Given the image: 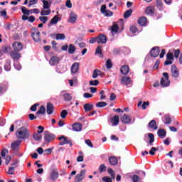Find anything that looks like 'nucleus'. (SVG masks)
<instances>
[{
  "instance_id": "49",
  "label": "nucleus",
  "mask_w": 182,
  "mask_h": 182,
  "mask_svg": "<svg viewBox=\"0 0 182 182\" xmlns=\"http://www.w3.org/2000/svg\"><path fill=\"white\" fill-rule=\"evenodd\" d=\"M106 66L107 69H111L112 66H113V64H112V60L110 59H108L106 62Z\"/></svg>"
},
{
  "instance_id": "1",
  "label": "nucleus",
  "mask_w": 182,
  "mask_h": 182,
  "mask_svg": "<svg viewBox=\"0 0 182 182\" xmlns=\"http://www.w3.org/2000/svg\"><path fill=\"white\" fill-rule=\"evenodd\" d=\"M16 137L19 140H27L31 137V132L26 127H21L17 129Z\"/></svg>"
},
{
  "instance_id": "26",
  "label": "nucleus",
  "mask_w": 182,
  "mask_h": 182,
  "mask_svg": "<svg viewBox=\"0 0 182 182\" xmlns=\"http://www.w3.org/2000/svg\"><path fill=\"white\" fill-rule=\"evenodd\" d=\"M157 133H158V136H159V137H160V139H164L166 137V130L161 129L158 130Z\"/></svg>"
},
{
  "instance_id": "39",
  "label": "nucleus",
  "mask_w": 182,
  "mask_h": 182,
  "mask_svg": "<svg viewBox=\"0 0 182 182\" xmlns=\"http://www.w3.org/2000/svg\"><path fill=\"white\" fill-rule=\"evenodd\" d=\"M57 22H59V16H55L51 20L50 23L55 25Z\"/></svg>"
},
{
  "instance_id": "42",
  "label": "nucleus",
  "mask_w": 182,
  "mask_h": 182,
  "mask_svg": "<svg viewBox=\"0 0 182 182\" xmlns=\"http://www.w3.org/2000/svg\"><path fill=\"white\" fill-rule=\"evenodd\" d=\"M105 106H107V103L105 102H100L96 104V107H105Z\"/></svg>"
},
{
  "instance_id": "63",
  "label": "nucleus",
  "mask_w": 182,
  "mask_h": 182,
  "mask_svg": "<svg viewBox=\"0 0 182 182\" xmlns=\"http://www.w3.org/2000/svg\"><path fill=\"white\" fill-rule=\"evenodd\" d=\"M130 31L132 33H136L137 32V28L135 26H132L130 27Z\"/></svg>"
},
{
  "instance_id": "30",
  "label": "nucleus",
  "mask_w": 182,
  "mask_h": 182,
  "mask_svg": "<svg viewBox=\"0 0 182 182\" xmlns=\"http://www.w3.org/2000/svg\"><path fill=\"white\" fill-rule=\"evenodd\" d=\"M149 127L151 129H153L154 130H157V124L156 123L155 120H151L149 123Z\"/></svg>"
},
{
  "instance_id": "38",
  "label": "nucleus",
  "mask_w": 182,
  "mask_h": 182,
  "mask_svg": "<svg viewBox=\"0 0 182 182\" xmlns=\"http://www.w3.org/2000/svg\"><path fill=\"white\" fill-rule=\"evenodd\" d=\"M46 112V108H45V107L41 106L40 107V109L37 112V114H45V113Z\"/></svg>"
},
{
  "instance_id": "8",
  "label": "nucleus",
  "mask_w": 182,
  "mask_h": 182,
  "mask_svg": "<svg viewBox=\"0 0 182 182\" xmlns=\"http://www.w3.org/2000/svg\"><path fill=\"white\" fill-rule=\"evenodd\" d=\"M50 180H52V181H56L58 178H59V171H58V169H53L49 176Z\"/></svg>"
},
{
  "instance_id": "2",
  "label": "nucleus",
  "mask_w": 182,
  "mask_h": 182,
  "mask_svg": "<svg viewBox=\"0 0 182 182\" xmlns=\"http://www.w3.org/2000/svg\"><path fill=\"white\" fill-rule=\"evenodd\" d=\"M164 77L161 80V85L163 87L170 86V80H168V74L167 73H163Z\"/></svg>"
},
{
  "instance_id": "55",
  "label": "nucleus",
  "mask_w": 182,
  "mask_h": 182,
  "mask_svg": "<svg viewBox=\"0 0 182 182\" xmlns=\"http://www.w3.org/2000/svg\"><path fill=\"white\" fill-rule=\"evenodd\" d=\"M95 53H97V55H102V47L100 46H98L97 47V49L95 50Z\"/></svg>"
},
{
  "instance_id": "20",
  "label": "nucleus",
  "mask_w": 182,
  "mask_h": 182,
  "mask_svg": "<svg viewBox=\"0 0 182 182\" xmlns=\"http://www.w3.org/2000/svg\"><path fill=\"white\" fill-rule=\"evenodd\" d=\"M11 50V48L9 46H3L1 48H0V58L1 56H4L5 53H8Z\"/></svg>"
},
{
  "instance_id": "28",
  "label": "nucleus",
  "mask_w": 182,
  "mask_h": 182,
  "mask_svg": "<svg viewBox=\"0 0 182 182\" xmlns=\"http://www.w3.org/2000/svg\"><path fill=\"white\" fill-rule=\"evenodd\" d=\"M138 23H139L141 26H144V25L147 23V18H146V17H140L138 20Z\"/></svg>"
},
{
  "instance_id": "31",
  "label": "nucleus",
  "mask_w": 182,
  "mask_h": 182,
  "mask_svg": "<svg viewBox=\"0 0 182 182\" xmlns=\"http://www.w3.org/2000/svg\"><path fill=\"white\" fill-rule=\"evenodd\" d=\"M33 137L34 139V140H36V141H39V140H42V134H41V133H34L33 134Z\"/></svg>"
},
{
  "instance_id": "46",
  "label": "nucleus",
  "mask_w": 182,
  "mask_h": 182,
  "mask_svg": "<svg viewBox=\"0 0 182 182\" xmlns=\"http://www.w3.org/2000/svg\"><path fill=\"white\" fill-rule=\"evenodd\" d=\"M108 173H109V174H110L112 178H113V179L115 178L116 173H114V171L113 170H112V168L108 169Z\"/></svg>"
},
{
  "instance_id": "59",
  "label": "nucleus",
  "mask_w": 182,
  "mask_h": 182,
  "mask_svg": "<svg viewBox=\"0 0 182 182\" xmlns=\"http://www.w3.org/2000/svg\"><path fill=\"white\" fill-rule=\"evenodd\" d=\"M44 154L46 156H48L49 154H52V148L46 149L44 151Z\"/></svg>"
},
{
  "instance_id": "24",
  "label": "nucleus",
  "mask_w": 182,
  "mask_h": 182,
  "mask_svg": "<svg viewBox=\"0 0 182 182\" xmlns=\"http://www.w3.org/2000/svg\"><path fill=\"white\" fill-rule=\"evenodd\" d=\"M119 122H120V118L118 115H115L112 119L111 123L112 126H117L119 124Z\"/></svg>"
},
{
  "instance_id": "22",
  "label": "nucleus",
  "mask_w": 182,
  "mask_h": 182,
  "mask_svg": "<svg viewBox=\"0 0 182 182\" xmlns=\"http://www.w3.org/2000/svg\"><path fill=\"white\" fill-rule=\"evenodd\" d=\"M79 70V63H74L71 66V73H77Z\"/></svg>"
},
{
  "instance_id": "27",
  "label": "nucleus",
  "mask_w": 182,
  "mask_h": 182,
  "mask_svg": "<svg viewBox=\"0 0 182 182\" xmlns=\"http://www.w3.org/2000/svg\"><path fill=\"white\" fill-rule=\"evenodd\" d=\"M109 162L112 166H116V164H117V163H118V161L116 157L111 156L109 158Z\"/></svg>"
},
{
  "instance_id": "6",
  "label": "nucleus",
  "mask_w": 182,
  "mask_h": 182,
  "mask_svg": "<svg viewBox=\"0 0 182 182\" xmlns=\"http://www.w3.org/2000/svg\"><path fill=\"white\" fill-rule=\"evenodd\" d=\"M6 154H8V150L6 149H2L1 152V156L2 159H4V160H6V165L8 166V164L11 163V160L12 158L11 157V156H6Z\"/></svg>"
},
{
  "instance_id": "62",
  "label": "nucleus",
  "mask_w": 182,
  "mask_h": 182,
  "mask_svg": "<svg viewBox=\"0 0 182 182\" xmlns=\"http://www.w3.org/2000/svg\"><path fill=\"white\" fill-rule=\"evenodd\" d=\"M102 181L104 182H112V178H110L109 176H105L102 178Z\"/></svg>"
},
{
  "instance_id": "60",
  "label": "nucleus",
  "mask_w": 182,
  "mask_h": 182,
  "mask_svg": "<svg viewBox=\"0 0 182 182\" xmlns=\"http://www.w3.org/2000/svg\"><path fill=\"white\" fill-rule=\"evenodd\" d=\"M21 11L24 15H29V10H28L26 8L22 7Z\"/></svg>"
},
{
  "instance_id": "12",
  "label": "nucleus",
  "mask_w": 182,
  "mask_h": 182,
  "mask_svg": "<svg viewBox=\"0 0 182 182\" xmlns=\"http://www.w3.org/2000/svg\"><path fill=\"white\" fill-rule=\"evenodd\" d=\"M151 56H152V58H157L159 56V55L160 54V49L159 48V47H154L151 50Z\"/></svg>"
},
{
  "instance_id": "61",
  "label": "nucleus",
  "mask_w": 182,
  "mask_h": 182,
  "mask_svg": "<svg viewBox=\"0 0 182 182\" xmlns=\"http://www.w3.org/2000/svg\"><path fill=\"white\" fill-rule=\"evenodd\" d=\"M38 4V0H30L28 3V6H32V5H36Z\"/></svg>"
},
{
  "instance_id": "50",
  "label": "nucleus",
  "mask_w": 182,
  "mask_h": 182,
  "mask_svg": "<svg viewBox=\"0 0 182 182\" xmlns=\"http://www.w3.org/2000/svg\"><path fill=\"white\" fill-rule=\"evenodd\" d=\"M83 97L85 99H90L91 97H93V95L88 92H85L83 94Z\"/></svg>"
},
{
  "instance_id": "35",
  "label": "nucleus",
  "mask_w": 182,
  "mask_h": 182,
  "mask_svg": "<svg viewBox=\"0 0 182 182\" xmlns=\"http://www.w3.org/2000/svg\"><path fill=\"white\" fill-rule=\"evenodd\" d=\"M75 50H76V47L73 44H70L68 48V53H75Z\"/></svg>"
},
{
  "instance_id": "16",
  "label": "nucleus",
  "mask_w": 182,
  "mask_h": 182,
  "mask_svg": "<svg viewBox=\"0 0 182 182\" xmlns=\"http://www.w3.org/2000/svg\"><path fill=\"white\" fill-rule=\"evenodd\" d=\"M171 72L172 74V76H173V77H178V68H177V67H176V65H172L171 68Z\"/></svg>"
},
{
  "instance_id": "47",
  "label": "nucleus",
  "mask_w": 182,
  "mask_h": 182,
  "mask_svg": "<svg viewBox=\"0 0 182 182\" xmlns=\"http://www.w3.org/2000/svg\"><path fill=\"white\" fill-rule=\"evenodd\" d=\"M119 31V26H117V24H114L112 27V32L113 33H117Z\"/></svg>"
},
{
  "instance_id": "33",
  "label": "nucleus",
  "mask_w": 182,
  "mask_h": 182,
  "mask_svg": "<svg viewBox=\"0 0 182 182\" xmlns=\"http://www.w3.org/2000/svg\"><path fill=\"white\" fill-rule=\"evenodd\" d=\"M93 109V105L92 104H85L84 105V109L85 112H90V110H92Z\"/></svg>"
},
{
  "instance_id": "45",
  "label": "nucleus",
  "mask_w": 182,
  "mask_h": 182,
  "mask_svg": "<svg viewBox=\"0 0 182 182\" xmlns=\"http://www.w3.org/2000/svg\"><path fill=\"white\" fill-rule=\"evenodd\" d=\"M166 59L169 60H173L174 55L171 52H168L166 55Z\"/></svg>"
},
{
  "instance_id": "17",
  "label": "nucleus",
  "mask_w": 182,
  "mask_h": 182,
  "mask_svg": "<svg viewBox=\"0 0 182 182\" xmlns=\"http://www.w3.org/2000/svg\"><path fill=\"white\" fill-rule=\"evenodd\" d=\"M132 80H130V77H123L121 79V83L122 85H124V86H129V85L131 83Z\"/></svg>"
},
{
  "instance_id": "18",
  "label": "nucleus",
  "mask_w": 182,
  "mask_h": 182,
  "mask_svg": "<svg viewBox=\"0 0 182 182\" xmlns=\"http://www.w3.org/2000/svg\"><path fill=\"white\" fill-rule=\"evenodd\" d=\"M11 58L14 60H18L21 58V53H18V51H11L10 53Z\"/></svg>"
},
{
  "instance_id": "9",
  "label": "nucleus",
  "mask_w": 182,
  "mask_h": 182,
  "mask_svg": "<svg viewBox=\"0 0 182 182\" xmlns=\"http://www.w3.org/2000/svg\"><path fill=\"white\" fill-rule=\"evenodd\" d=\"M76 21H77V14H76L74 11H70L68 22L69 23H75Z\"/></svg>"
},
{
  "instance_id": "64",
  "label": "nucleus",
  "mask_w": 182,
  "mask_h": 182,
  "mask_svg": "<svg viewBox=\"0 0 182 182\" xmlns=\"http://www.w3.org/2000/svg\"><path fill=\"white\" fill-rule=\"evenodd\" d=\"M65 6H67V8H72V2H70V0L66 1Z\"/></svg>"
},
{
  "instance_id": "48",
  "label": "nucleus",
  "mask_w": 182,
  "mask_h": 182,
  "mask_svg": "<svg viewBox=\"0 0 182 182\" xmlns=\"http://www.w3.org/2000/svg\"><path fill=\"white\" fill-rule=\"evenodd\" d=\"M100 173H104L106 171V166L105 164H101L99 167Z\"/></svg>"
},
{
  "instance_id": "13",
  "label": "nucleus",
  "mask_w": 182,
  "mask_h": 182,
  "mask_svg": "<svg viewBox=\"0 0 182 182\" xmlns=\"http://www.w3.org/2000/svg\"><path fill=\"white\" fill-rule=\"evenodd\" d=\"M46 143H50L53 140H55V135L53 134H46L44 136Z\"/></svg>"
},
{
  "instance_id": "52",
  "label": "nucleus",
  "mask_w": 182,
  "mask_h": 182,
  "mask_svg": "<svg viewBox=\"0 0 182 182\" xmlns=\"http://www.w3.org/2000/svg\"><path fill=\"white\" fill-rule=\"evenodd\" d=\"M148 136L150 139L149 144H151L154 141V135L153 134H149Z\"/></svg>"
},
{
  "instance_id": "36",
  "label": "nucleus",
  "mask_w": 182,
  "mask_h": 182,
  "mask_svg": "<svg viewBox=\"0 0 182 182\" xmlns=\"http://www.w3.org/2000/svg\"><path fill=\"white\" fill-rule=\"evenodd\" d=\"M41 15L43 16L50 15V10H45V9H41Z\"/></svg>"
},
{
  "instance_id": "57",
  "label": "nucleus",
  "mask_w": 182,
  "mask_h": 182,
  "mask_svg": "<svg viewBox=\"0 0 182 182\" xmlns=\"http://www.w3.org/2000/svg\"><path fill=\"white\" fill-rule=\"evenodd\" d=\"M156 151H157V149L152 147L149 151V154H151V156H154V154H156Z\"/></svg>"
},
{
  "instance_id": "5",
  "label": "nucleus",
  "mask_w": 182,
  "mask_h": 182,
  "mask_svg": "<svg viewBox=\"0 0 182 182\" xmlns=\"http://www.w3.org/2000/svg\"><path fill=\"white\" fill-rule=\"evenodd\" d=\"M31 36L35 42H41V32H39L38 28L32 30Z\"/></svg>"
},
{
  "instance_id": "34",
  "label": "nucleus",
  "mask_w": 182,
  "mask_h": 182,
  "mask_svg": "<svg viewBox=\"0 0 182 182\" xmlns=\"http://www.w3.org/2000/svg\"><path fill=\"white\" fill-rule=\"evenodd\" d=\"M63 97L65 102H70L72 100V95L70 94L65 93L63 94Z\"/></svg>"
},
{
  "instance_id": "53",
  "label": "nucleus",
  "mask_w": 182,
  "mask_h": 182,
  "mask_svg": "<svg viewBox=\"0 0 182 182\" xmlns=\"http://www.w3.org/2000/svg\"><path fill=\"white\" fill-rule=\"evenodd\" d=\"M171 123V118L169 116L165 117V124H170Z\"/></svg>"
},
{
  "instance_id": "40",
  "label": "nucleus",
  "mask_w": 182,
  "mask_h": 182,
  "mask_svg": "<svg viewBox=\"0 0 182 182\" xmlns=\"http://www.w3.org/2000/svg\"><path fill=\"white\" fill-rule=\"evenodd\" d=\"M132 12H133V11L132 9H129L128 11H127L124 14V18L125 19H127V18H129L131 15H132Z\"/></svg>"
},
{
  "instance_id": "58",
  "label": "nucleus",
  "mask_w": 182,
  "mask_h": 182,
  "mask_svg": "<svg viewBox=\"0 0 182 182\" xmlns=\"http://www.w3.org/2000/svg\"><path fill=\"white\" fill-rule=\"evenodd\" d=\"M133 182H139L140 181V177H139L137 175H134L132 177Z\"/></svg>"
},
{
  "instance_id": "37",
  "label": "nucleus",
  "mask_w": 182,
  "mask_h": 182,
  "mask_svg": "<svg viewBox=\"0 0 182 182\" xmlns=\"http://www.w3.org/2000/svg\"><path fill=\"white\" fill-rule=\"evenodd\" d=\"M66 37L65 36V34H63V33H58V34H55V39H57V41H59V40H63L65 39Z\"/></svg>"
},
{
  "instance_id": "3",
  "label": "nucleus",
  "mask_w": 182,
  "mask_h": 182,
  "mask_svg": "<svg viewBox=\"0 0 182 182\" xmlns=\"http://www.w3.org/2000/svg\"><path fill=\"white\" fill-rule=\"evenodd\" d=\"M58 140H60V146H64V144H70V147H72V146H73L72 141H70L68 137H66L65 136H60L58 138Z\"/></svg>"
},
{
  "instance_id": "4",
  "label": "nucleus",
  "mask_w": 182,
  "mask_h": 182,
  "mask_svg": "<svg viewBox=\"0 0 182 182\" xmlns=\"http://www.w3.org/2000/svg\"><path fill=\"white\" fill-rule=\"evenodd\" d=\"M86 177V169H83L82 171H81L80 172V173L77 174L75 176V182H81L83 181V180H85Z\"/></svg>"
},
{
  "instance_id": "41",
  "label": "nucleus",
  "mask_w": 182,
  "mask_h": 182,
  "mask_svg": "<svg viewBox=\"0 0 182 182\" xmlns=\"http://www.w3.org/2000/svg\"><path fill=\"white\" fill-rule=\"evenodd\" d=\"M99 75H100V70L97 69L95 70L92 74L93 79H96L99 76Z\"/></svg>"
},
{
  "instance_id": "44",
  "label": "nucleus",
  "mask_w": 182,
  "mask_h": 182,
  "mask_svg": "<svg viewBox=\"0 0 182 182\" xmlns=\"http://www.w3.org/2000/svg\"><path fill=\"white\" fill-rule=\"evenodd\" d=\"M99 85V80H94L90 81V86H97Z\"/></svg>"
},
{
  "instance_id": "15",
  "label": "nucleus",
  "mask_w": 182,
  "mask_h": 182,
  "mask_svg": "<svg viewBox=\"0 0 182 182\" xmlns=\"http://www.w3.org/2000/svg\"><path fill=\"white\" fill-rule=\"evenodd\" d=\"M121 122H122V123H125L126 124H129V123H132V118H130V116L127 114H124V116L121 118Z\"/></svg>"
},
{
  "instance_id": "7",
  "label": "nucleus",
  "mask_w": 182,
  "mask_h": 182,
  "mask_svg": "<svg viewBox=\"0 0 182 182\" xmlns=\"http://www.w3.org/2000/svg\"><path fill=\"white\" fill-rule=\"evenodd\" d=\"M106 5H102L100 9V12L104 15V16L110 17L113 16V12H112L110 10L106 9Z\"/></svg>"
},
{
  "instance_id": "21",
  "label": "nucleus",
  "mask_w": 182,
  "mask_h": 182,
  "mask_svg": "<svg viewBox=\"0 0 182 182\" xmlns=\"http://www.w3.org/2000/svg\"><path fill=\"white\" fill-rule=\"evenodd\" d=\"M49 63L51 66H55V65H58L59 63V58L56 56H53L50 58Z\"/></svg>"
},
{
  "instance_id": "29",
  "label": "nucleus",
  "mask_w": 182,
  "mask_h": 182,
  "mask_svg": "<svg viewBox=\"0 0 182 182\" xmlns=\"http://www.w3.org/2000/svg\"><path fill=\"white\" fill-rule=\"evenodd\" d=\"M47 113L48 114H52L53 113V105L48 103L47 105Z\"/></svg>"
},
{
  "instance_id": "32",
  "label": "nucleus",
  "mask_w": 182,
  "mask_h": 182,
  "mask_svg": "<svg viewBox=\"0 0 182 182\" xmlns=\"http://www.w3.org/2000/svg\"><path fill=\"white\" fill-rule=\"evenodd\" d=\"M145 12L147 15H151V14L154 13V7L153 6H148Z\"/></svg>"
},
{
  "instance_id": "54",
  "label": "nucleus",
  "mask_w": 182,
  "mask_h": 182,
  "mask_svg": "<svg viewBox=\"0 0 182 182\" xmlns=\"http://www.w3.org/2000/svg\"><path fill=\"white\" fill-rule=\"evenodd\" d=\"M39 20L41 22H43V23H45L46 22L48 21V17L47 16H40Z\"/></svg>"
},
{
  "instance_id": "19",
  "label": "nucleus",
  "mask_w": 182,
  "mask_h": 182,
  "mask_svg": "<svg viewBox=\"0 0 182 182\" xmlns=\"http://www.w3.org/2000/svg\"><path fill=\"white\" fill-rule=\"evenodd\" d=\"M82 126L80 123H75L73 124V132H82Z\"/></svg>"
},
{
  "instance_id": "25",
  "label": "nucleus",
  "mask_w": 182,
  "mask_h": 182,
  "mask_svg": "<svg viewBox=\"0 0 182 182\" xmlns=\"http://www.w3.org/2000/svg\"><path fill=\"white\" fill-rule=\"evenodd\" d=\"M130 69L129 68V65H123L121 67L120 72L122 75H127Z\"/></svg>"
},
{
  "instance_id": "10",
  "label": "nucleus",
  "mask_w": 182,
  "mask_h": 182,
  "mask_svg": "<svg viewBox=\"0 0 182 182\" xmlns=\"http://www.w3.org/2000/svg\"><path fill=\"white\" fill-rule=\"evenodd\" d=\"M12 46H13L14 51H16V52H19V51L22 50V49H23V46H22V43H21L20 42L14 43Z\"/></svg>"
},
{
  "instance_id": "56",
  "label": "nucleus",
  "mask_w": 182,
  "mask_h": 182,
  "mask_svg": "<svg viewBox=\"0 0 182 182\" xmlns=\"http://www.w3.org/2000/svg\"><path fill=\"white\" fill-rule=\"evenodd\" d=\"M8 174H10V175L15 174V167H10L9 168Z\"/></svg>"
},
{
  "instance_id": "14",
  "label": "nucleus",
  "mask_w": 182,
  "mask_h": 182,
  "mask_svg": "<svg viewBox=\"0 0 182 182\" xmlns=\"http://www.w3.org/2000/svg\"><path fill=\"white\" fill-rule=\"evenodd\" d=\"M21 143H22V141H21L20 140H16L14 142L11 143V150H18V149H19V146H21Z\"/></svg>"
},
{
  "instance_id": "23",
  "label": "nucleus",
  "mask_w": 182,
  "mask_h": 182,
  "mask_svg": "<svg viewBox=\"0 0 182 182\" xmlns=\"http://www.w3.org/2000/svg\"><path fill=\"white\" fill-rule=\"evenodd\" d=\"M41 2L43 4V9H49L50 8V5H52V1H46V0H41Z\"/></svg>"
},
{
  "instance_id": "43",
  "label": "nucleus",
  "mask_w": 182,
  "mask_h": 182,
  "mask_svg": "<svg viewBox=\"0 0 182 182\" xmlns=\"http://www.w3.org/2000/svg\"><path fill=\"white\" fill-rule=\"evenodd\" d=\"M0 14H1V16L4 18V19H8V18H9L7 15L6 11H0Z\"/></svg>"
},
{
  "instance_id": "11",
  "label": "nucleus",
  "mask_w": 182,
  "mask_h": 182,
  "mask_svg": "<svg viewBox=\"0 0 182 182\" xmlns=\"http://www.w3.org/2000/svg\"><path fill=\"white\" fill-rule=\"evenodd\" d=\"M107 42V38L103 34H100L97 36V43H106Z\"/></svg>"
},
{
  "instance_id": "51",
  "label": "nucleus",
  "mask_w": 182,
  "mask_h": 182,
  "mask_svg": "<svg viewBox=\"0 0 182 182\" xmlns=\"http://www.w3.org/2000/svg\"><path fill=\"white\" fill-rule=\"evenodd\" d=\"M66 116H68V112L64 109L61 112L60 117L62 119H66Z\"/></svg>"
}]
</instances>
